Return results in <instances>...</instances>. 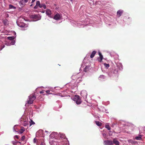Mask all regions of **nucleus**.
Listing matches in <instances>:
<instances>
[{"instance_id":"1a4fd4ad","label":"nucleus","mask_w":145,"mask_h":145,"mask_svg":"<svg viewBox=\"0 0 145 145\" xmlns=\"http://www.w3.org/2000/svg\"><path fill=\"white\" fill-rule=\"evenodd\" d=\"M43 4H40V2L39 1H38L36 2V4L35 6H34V9H37L39 7L40 8L42 7Z\"/></svg>"},{"instance_id":"5701e85b","label":"nucleus","mask_w":145,"mask_h":145,"mask_svg":"<svg viewBox=\"0 0 145 145\" xmlns=\"http://www.w3.org/2000/svg\"><path fill=\"white\" fill-rule=\"evenodd\" d=\"M90 68V66H87L84 68V71L85 72H86L89 70Z\"/></svg>"},{"instance_id":"c9c22d12","label":"nucleus","mask_w":145,"mask_h":145,"mask_svg":"<svg viewBox=\"0 0 145 145\" xmlns=\"http://www.w3.org/2000/svg\"><path fill=\"white\" fill-rule=\"evenodd\" d=\"M25 138V137L24 136H23L21 138V140L22 141H24Z\"/></svg>"},{"instance_id":"c85d7f7f","label":"nucleus","mask_w":145,"mask_h":145,"mask_svg":"<svg viewBox=\"0 0 145 145\" xmlns=\"http://www.w3.org/2000/svg\"><path fill=\"white\" fill-rule=\"evenodd\" d=\"M82 77H81L80 76H78V77L77 79V80H76V82L77 83H78V82H79L80 81H82Z\"/></svg>"},{"instance_id":"a18cd8bd","label":"nucleus","mask_w":145,"mask_h":145,"mask_svg":"<svg viewBox=\"0 0 145 145\" xmlns=\"http://www.w3.org/2000/svg\"><path fill=\"white\" fill-rule=\"evenodd\" d=\"M50 91L49 90H47V91H46V93H49V92H50Z\"/></svg>"},{"instance_id":"bf43d9fd","label":"nucleus","mask_w":145,"mask_h":145,"mask_svg":"<svg viewBox=\"0 0 145 145\" xmlns=\"http://www.w3.org/2000/svg\"><path fill=\"white\" fill-rule=\"evenodd\" d=\"M1 30H0V32H1Z\"/></svg>"},{"instance_id":"5fc2aeb1","label":"nucleus","mask_w":145,"mask_h":145,"mask_svg":"<svg viewBox=\"0 0 145 145\" xmlns=\"http://www.w3.org/2000/svg\"><path fill=\"white\" fill-rule=\"evenodd\" d=\"M39 132H37V133H36V134H37H37H38V133H39Z\"/></svg>"},{"instance_id":"b1692460","label":"nucleus","mask_w":145,"mask_h":145,"mask_svg":"<svg viewBox=\"0 0 145 145\" xmlns=\"http://www.w3.org/2000/svg\"><path fill=\"white\" fill-rule=\"evenodd\" d=\"M105 76L103 75H101L99 77V79L100 80H102L105 79Z\"/></svg>"},{"instance_id":"6ab92c4d","label":"nucleus","mask_w":145,"mask_h":145,"mask_svg":"<svg viewBox=\"0 0 145 145\" xmlns=\"http://www.w3.org/2000/svg\"><path fill=\"white\" fill-rule=\"evenodd\" d=\"M117 65L119 70H122L123 66L121 64L119 63L117 64Z\"/></svg>"},{"instance_id":"0eeeda50","label":"nucleus","mask_w":145,"mask_h":145,"mask_svg":"<svg viewBox=\"0 0 145 145\" xmlns=\"http://www.w3.org/2000/svg\"><path fill=\"white\" fill-rule=\"evenodd\" d=\"M62 17V16L61 14L57 13L55 14L53 18L56 20H59Z\"/></svg>"},{"instance_id":"3c124183","label":"nucleus","mask_w":145,"mask_h":145,"mask_svg":"<svg viewBox=\"0 0 145 145\" xmlns=\"http://www.w3.org/2000/svg\"><path fill=\"white\" fill-rule=\"evenodd\" d=\"M45 132H46V133H49L47 131H45Z\"/></svg>"},{"instance_id":"603ef678","label":"nucleus","mask_w":145,"mask_h":145,"mask_svg":"<svg viewBox=\"0 0 145 145\" xmlns=\"http://www.w3.org/2000/svg\"><path fill=\"white\" fill-rule=\"evenodd\" d=\"M71 2H72V0H69Z\"/></svg>"},{"instance_id":"864d4df0","label":"nucleus","mask_w":145,"mask_h":145,"mask_svg":"<svg viewBox=\"0 0 145 145\" xmlns=\"http://www.w3.org/2000/svg\"><path fill=\"white\" fill-rule=\"evenodd\" d=\"M111 132H112V131H109V133H111Z\"/></svg>"},{"instance_id":"13d9d810","label":"nucleus","mask_w":145,"mask_h":145,"mask_svg":"<svg viewBox=\"0 0 145 145\" xmlns=\"http://www.w3.org/2000/svg\"><path fill=\"white\" fill-rule=\"evenodd\" d=\"M81 27H84V26H81Z\"/></svg>"},{"instance_id":"4c0bfd02","label":"nucleus","mask_w":145,"mask_h":145,"mask_svg":"<svg viewBox=\"0 0 145 145\" xmlns=\"http://www.w3.org/2000/svg\"><path fill=\"white\" fill-rule=\"evenodd\" d=\"M42 7H43V8L44 9H45L46 8V5L43 4V5Z\"/></svg>"},{"instance_id":"cd10ccee","label":"nucleus","mask_w":145,"mask_h":145,"mask_svg":"<svg viewBox=\"0 0 145 145\" xmlns=\"http://www.w3.org/2000/svg\"><path fill=\"white\" fill-rule=\"evenodd\" d=\"M9 9H15L16 8V7L10 4L9 5Z\"/></svg>"},{"instance_id":"9b49d317","label":"nucleus","mask_w":145,"mask_h":145,"mask_svg":"<svg viewBox=\"0 0 145 145\" xmlns=\"http://www.w3.org/2000/svg\"><path fill=\"white\" fill-rule=\"evenodd\" d=\"M37 145H45L43 139L41 140L38 139L37 140Z\"/></svg>"},{"instance_id":"a19ab883","label":"nucleus","mask_w":145,"mask_h":145,"mask_svg":"<svg viewBox=\"0 0 145 145\" xmlns=\"http://www.w3.org/2000/svg\"><path fill=\"white\" fill-rule=\"evenodd\" d=\"M12 143L14 145H16V142L15 141H13Z\"/></svg>"},{"instance_id":"9d476101","label":"nucleus","mask_w":145,"mask_h":145,"mask_svg":"<svg viewBox=\"0 0 145 145\" xmlns=\"http://www.w3.org/2000/svg\"><path fill=\"white\" fill-rule=\"evenodd\" d=\"M81 95L85 99L87 98V91L85 90H82L81 91L80 93Z\"/></svg>"},{"instance_id":"423d86ee","label":"nucleus","mask_w":145,"mask_h":145,"mask_svg":"<svg viewBox=\"0 0 145 145\" xmlns=\"http://www.w3.org/2000/svg\"><path fill=\"white\" fill-rule=\"evenodd\" d=\"M36 97L35 95H30L29 97V100L27 101L29 104H32L33 101L36 99Z\"/></svg>"},{"instance_id":"ddd939ff","label":"nucleus","mask_w":145,"mask_h":145,"mask_svg":"<svg viewBox=\"0 0 145 145\" xmlns=\"http://www.w3.org/2000/svg\"><path fill=\"white\" fill-rule=\"evenodd\" d=\"M46 13L47 16L50 18H52L51 14L52 12L50 10L47 9L46 12Z\"/></svg>"},{"instance_id":"393cba45","label":"nucleus","mask_w":145,"mask_h":145,"mask_svg":"<svg viewBox=\"0 0 145 145\" xmlns=\"http://www.w3.org/2000/svg\"><path fill=\"white\" fill-rule=\"evenodd\" d=\"M96 52L95 51H93L91 53V54L90 56V57L91 58H92L93 57L95 54H96Z\"/></svg>"},{"instance_id":"7c9ffc66","label":"nucleus","mask_w":145,"mask_h":145,"mask_svg":"<svg viewBox=\"0 0 145 145\" xmlns=\"http://www.w3.org/2000/svg\"><path fill=\"white\" fill-rule=\"evenodd\" d=\"M18 126V125H15L13 127V131L16 132H17V131H16V130L18 129L17 128V127Z\"/></svg>"},{"instance_id":"72a5a7b5","label":"nucleus","mask_w":145,"mask_h":145,"mask_svg":"<svg viewBox=\"0 0 145 145\" xmlns=\"http://www.w3.org/2000/svg\"><path fill=\"white\" fill-rule=\"evenodd\" d=\"M104 65L105 66L106 68H108V67H109V65L108 64L105 63H104Z\"/></svg>"},{"instance_id":"6e6d98bb","label":"nucleus","mask_w":145,"mask_h":145,"mask_svg":"<svg viewBox=\"0 0 145 145\" xmlns=\"http://www.w3.org/2000/svg\"><path fill=\"white\" fill-rule=\"evenodd\" d=\"M45 11H43L42 12V13H44V12Z\"/></svg>"},{"instance_id":"bb28decb","label":"nucleus","mask_w":145,"mask_h":145,"mask_svg":"<svg viewBox=\"0 0 145 145\" xmlns=\"http://www.w3.org/2000/svg\"><path fill=\"white\" fill-rule=\"evenodd\" d=\"M105 127L108 130H110L111 129V128L108 123L105 125Z\"/></svg>"},{"instance_id":"f3484780","label":"nucleus","mask_w":145,"mask_h":145,"mask_svg":"<svg viewBox=\"0 0 145 145\" xmlns=\"http://www.w3.org/2000/svg\"><path fill=\"white\" fill-rule=\"evenodd\" d=\"M50 136L51 137L56 138L57 136V132H53L51 134Z\"/></svg>"},{"instance_id":"473e14b6","label":"nucleus","mask_w":145,"mask_h":145,"mask_svg":"<svg viewBox=\"0 0 145 145\" xmlns=\"http://www.w3.org/2000/svg\"><path fill=\"white\" fill-rule=\"evenodd\" d=\"M29 126H30L32 125L35 124V123L32 120H30V121L29 122Z\"/></svg>"},{"instance_id":"f257e3e1","label":"nucleus","mask_w":145,"mask_h":145,"mask_svg":"<svg viewBox=\"0 0 145 145\" xmlns=\"http://www.w3.org/2000/svg\"><path fill=\"white\" fill-rule=\"evenodd\" d=\"M51 145H69L68 142L65 140L62 142L58 141V142L56 141H53L50 142Z\"/></svg>"},{"instance_id":"f704fd0d","label":"nucleus","mask_w":145,"mask_h":145,"mask_svg":"<svg viewBox=\"0 0 145 145\" xmlns=\"http://www.w3.org/2000/svg\"><path fill=\"white\" fill-rule=\"evenodd\" d=\"M28 124V122L26 121H25L24 123H23V125L24 126H26Z\"/></svg>"},{"instance_id":"e433bc0d","label":"nucleus","mask_w":145,"mask_h":145,"mask_svg":"<svg viewBox=\"0 0 145 145\" xmlns=\"http://www.w3.org/2000/svg\"><path fill=\"white\" fill-rule=\"evenodd\" d=\"M99 57H100V61H102L103 59V56L102 55H101V56H99Z\"/></svg>"},{"instance_id":"7ed1b4c3","label":"nucleus","mask_w":145,"mask_h":145,"mask_svg":"<svg viewBox=\"0 0 145 145\" xmlns=\"http://www.w3.org/2000/svg\"><path fill=\"white\" fill-rule=\"evenodd\" d=\"M108 74L110 77H117L118 76V71L116 70L112 71L109 72Z\"/></svg>"},{"instance_id":"39448f33","label":"nucleus","mask_w":145,"mask_h":145,"mask_svg":"<svg viewBox=\"0 0 145 145\" xmlns=\"http://www.w3.org/2000/svg\"><path fill=\"white\" fill-rule=\"evenodd\" d=\"M31 18L34 20V21H36L40 20L41 18V16L39 15L35 14L32 15L31 16Z\"/></svg>"},{"instance_id":"79ce46f5","label":"nucleus","mask_w":145,"mask_h":145,"mask_svg":"<svg viewBox=\"0 0 145 145\" xmlns=\"http://www.w3.org/2000/svg\"><path fill=\"white\" fill-rule=\"evenodd\" d=\"M40 93L41 94L44 93V91L42 90V91H40Z\"/></svg>"},{"instance_id":"ea45409f","label":"nucleus","mask_w":145,"mask_h":145,"mask_svg":"<svg viewBox=\"0 0 145 145\" xmlns=\"http://www.w3.org/2000/svg\"><path fill=\"white\" fill-rule=\"evenodd\" d=\"M14 138H16L17 139H18L19 138V137H18V135H15L14 136Z\"/></svg>"},{"instance_id":"37998d69","label":"nucleus","mask_w":145,"mask_h":145,"mask_svg":"<svg viewBox=\"0 0 145 145\" xmlns=\"http://www.w3.org/2000/svg\"><path fill=\"white\" fill-rule=\"evenodd\" d=\"M4 47H5V46L3 45V46L1 48H0V50H2L3 49V48Z\"/></svg>"},{"instance_id":"a878e982","label":"nucleus","mask_w":145,"mask_h":145,"mask_svg":"<svg viewBox=\"0 0 145 145\" xmlns=\"http://www.w3.org/2000/svg\"><path fill=\"white\" fill-rule=\"evenodd\" d=\"M142 136L140 135L138 136H137L135 137V139L137 140H141V139Z\"/></svg>"},{"instance_id":"6e6552de","label":"nucleus","mask_w":145,"mask_h":145,"mask_svg":"<svg viewBox=\"0 0 145 145\" xmlns=\"http://www.w3.org/2000/svg\"><path fill=\"white\" fill-rule=\"evenodd\" d=\"M29 0H20L19 2V5L20 7H22L24 6Z\"/></svg>"},{"instance_id":"4be33fe9","label":"nucleus","mask_w":145,"mask_h":145,"mask_svg":"<svg viewBox=\"0 0 145 145\" xmlns=\"http://www.w3.org/2000/svg\"><path fill=\"white\" fill-rule=\"evenodd\" d=\"M127 141L130 144H133L136 143V142L134 141L132 139H129L127 140Z\"/></svg>"},{"instance_id":"2eb2a0df","label":"nucleus","mask_w":145,"mask_h":145,"mask_svg":"<svg viewBox=\"0 0 145 145\" xmlns=\"http://www.w3.org/2000/svg\"><path fill=\"white\" fill-rule=\"evenodd\" d=\"M60 138H61L62 139V140H61L59 142H62L63 141H65V140H66L68 142V141L67 140V139H65V135L64 134H60Z\"/></svg>"},{"instance_id":"c756f323","label":"nucleus","mask_w":145,"mask_h":145,"mask_svg":"<svg viewBox=\"0 0 145 145\" xmlns=\"http://www.w3.org/2000/svg\"><path fill=\"white\" fill-rule=\"evenodd\" d=\"M25 131V129L23 127H22L19 130V132L20 134L22 133L24 131Z\"/></svg>"},{"instance_id":"20e7f679","label":"nucleus","mask_w":145,"mask_h":145,"mask_svg":"<svg viewBox=\"0 0 145 145\" xmlns=\"http://www.w3.org/2000/svg\"><path fill=\"white\" fill-rule=\"evenodd\" d=\"M73 100L77 105H79L81 103V101L80 97L78 95H75L73 97Z\"/></svg>"},{"instance_id":"8fccbe9b","label":"nucleus","mask_w":145,"mask_h":145,"mask_svg":"<svg viewBox=\"0 0 145 145\" xmlns=\"http://www.w3.org/2000/svg\"><path fill=\"white\" fill-rule=\"evenodd\" d=\"M33 4V3H32V4H31V5H30V7H32V6H33V4Z\"/></svg>"},{"instance_id":"f8f14e48","label":"nucleus","mask_w":145,"mask_h":145,"mask_svg":"<svg viewBox=\"0 0 145 145\" xmlns=\"http://www.w3.org/2000/svg\"><path fill=\"white\" fill-rule=\"evenodd\" d=\"M104 144L105 145H111L113 144V143L111 140H105L104 141Z\"/></svg>"},{"instance_id":"49530a36","label":"nucleus","mask_w":145,"mask_h":145,"mask_svg":"<svg viewBox=\"0 0 145 145\" xmlns=\"http://www.w3.org/2000/svg\"><path fill=\"white\" fill-rule=\"evenodd\" d=\"M102 135H103V136L104 137L105 136H106V134H105V133H103L102 134Z\"/></svg>"},{"instance_id":"4468645a","label":"nucleus","mask_w":145,"mask_h":145,"mask_svg":"<svg viewBox=\"0 0 145 145\" xmlns=\"http://www.w3.org/2000/svg\"><path fill=\"white\" fill-rule=\"evenodd\" d=\"M12 33H13V35H14V36L9 37H7L8 39L10 40V41L14 39L16 37V33L14 31H13Z\"/></svg>"},{"instance_id":"dca6fc26","label":"nucleus","mask_w":145,"mask_h":145,"mask_svg":"<svg viewBox=\"0 0 145 145\" xmlns=\"http://www.w3.org/2000/svg\"><path fill=\"white\" fill-rule=\"evenodd\" d=\"M79 75L78 74H73L71 77V78L72 79L74 80H76H76L79 76Z\"/></svg>"},{"instance_id":"58836bf2","label":"nucleus","mask_w":145,"mask_h":145,"mask_svg":"<svg viewBox=\"0 0 145 145\" xmlns=\"http://www.w3.org/2000/svg\"><path fill=\"white\" fill-rule=\"evenodd\" d=\"M37 140L35 138L33 140V142L34 143H36V142Z\"/></svg>"},{"instance_id":"a211bd4d","label":"nucleus","mask_w":145,"mask_h":145,"mask_svg":"<svg viewBox=\"0 0 145 145\" xmlns=\"http://www.w3.org/2000/svg\"><path fill=\"white\" fill-rule=\"evenodd\" d=\"M123 11L122 10H118L117 13V16L118 17H120L122 14Z\"/></svg>"},{"instance_id":"09e8293b","label":"nucleus","mask_w":145,"mask_h":145,"mask_svg":"<svg viewBox=\"0 0 145 145\" xmlns=\"http://www.w3.org/2000/svg\"><path fill=\"white\" fill-rule=\"evenodd\" d=\"M2 43V42H1V40H0V46L1 45Z\"/></svg>"},{"instance_id":"4d7b16f0","label":"nucleus","mask_w":145,"mask_h":145,"mask_svg":"<svg viewBox=\"0 0 145 145\" xmlns=\"http://www.w3.org/2000/svg\"><path fill=\"white\" fill-rule=\"evenodd\" d=\"M40 131L41 132V131H42V130H41V131Z\"/></svg>"},{"instance_id":"f03ea898","label":"nucleus","mask_w":145,"mask_h":145,"mask_svg":"<svg viewBox=\"0 0 145 145\" xmlns=\"http://www.w3.org/2000/svg\"><path fill=\"white\" fill-rule=\"evenodd\" d=\"M21 18L18 20L16 21V23L18 26L26 28L28 27V25L25 24L24 22L20 21V20Z\"/></svg>"},{"instance_id":"2f4dec72","label":"nucleus","mask_w":145,"mask_h":145,"mask_svg":"<svg viewBox=\"0 0 145 145\" xmlns=\"http://www.w3.org/2000/svg\"><path fill=\"white\" fill-rule=\"evenodd\" d=\"M96 124L98 126H100L101 125V123L99 121H95Z\"/></svg>"},{"instance_id":"c03bdc74","label":"nucleus","mask_w":145,"mask_h":145,"mask_svg":"<svg viewBox=\"0 0 145 145\" xmlns=\"http://www.w3.org/2000/svg\"><path fill=\"white\" fill-rule=\"evenodd\" d=\"M35 0H32L31 3H33L35 1Z\"/></svg>"},{"instance_id":"aec40b11","label":"nucleus","mask_w":145,"mask_h":145,"mask_svg":"<svg viewBox=\"0 0 145 145\" xmlns=\"http://www.w3.org/2000/svg\"><path fill=\"white\" fill-rule=\"evenodd\" d=\"M15 43V41L14 40H12L10 41V42H9L8 43H7V45L8 46H10L11 45H14Z\"/></svg>"},{"instance_id":"412c9836","label":"nucleus","mask_w":145,"mask_h":145,"mask_svg":"<svg viewBox=\"0 0 145 145\" xmlns=\"http://www.w3.org/2000/svg\"><path fill=\"white\" fill-rule=\"evenodd\" d=\"M113 144H114L116 145H120V143L119 141L117 140L116 139H114L113 140Z\"/></svg>"},{"instance_id":"de8ad7c7","label":"nucleus","mask_w":145,"mask_h":145,"mask_svg":"<svg viewBox=\"0 0 145 145\" xmlns=\"http://www.w3.org/2000/svg\"><path fill=\"white\" fill-rule=\"evenodd\" d=\"M99 56H101V55H102V54H101V52H99Z\"/></svg>"}]
</instances>
